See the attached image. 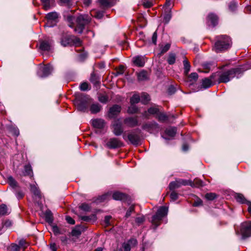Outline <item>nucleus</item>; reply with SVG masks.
Masks as SVG:
<instances>
[{"instance_id":"dca6fc26","label":"nucleus","mask_w":251,"mask_h":251,"mask_svg":"<svg viewBox=\"0 0 251 251\" xmlns=\"http://www.w3.org/2000/svg\"><path fill=\"white\" fill-rule=\"evenodd\" d=\"M124 124L127 126L132 127L138 125V120L136 117H128L124 119Z\"/></svg>"},{"instance_id":"1a4fd4ad","label":"nucleus","mask_w":251,"mask_h":251,"mask_svg":"<svg viewBox=\"0 0 251 251\" xmlns=\"http://www.w3.org/2000/svg\"><path fill=\"white\" fill-rule=\"evenodd\" d=\"M142 128L150 133L158 132L159 129L158 125L155 122H150L144 124Z\"/></svg>"},{"instance_id":"f3484780","label":"nucleus","mask_w":251,"mask_h":251,"mask_svg":"<svg viewBox=\"0 0 251 251\" xmlns=\"http://www.w3.org/2000/svg\"><path fill=\"white\" fill-rule=\"evenodd\" d=\"M217 82V78L214 77L212 78L211 76L210 78H205L202 80V86L203 88L206 89L211 87L214 82Z\"/></svg>"},{"instance_id":"c9c22d12","label":"nucleus","mask_w":251,"mask_h":251,"mask_svg":"<svg viewBox=\"0 0 251 251\" xmlns=\"http://www.w3.org/2000/svg\"><path fill=\"white\" fill-rule=\"evenodd\" d=\"M166 134L170 137H174L176 133V128L175 127H171L165 130Z\"/></svg>"},{"instance_id":"6ab92c4d","label":"nucleus","mask_w":251,"mask_h":251,"mask_svg":"<svg viewBox=\"0 0 251 251\" xmlns=\"http://www.w3.org/2000/svg\"><path fill=\"white\" fill-rule=\"evenodd\" d=\"M91 123L94 127L99 129L102 128L105 125L104 121L101 119H95L92 120Z\"/></svg>"},{"instance_id":"2f4dec72","label":"nucleus","mask_w":251,"mask_h":251,"mask_svg":"<svg viewBox=\"0 0 251 251\" xmlns=\"http://www.w3.org/2000/svg\"><path fill=\"white\" fill-rule=\"evenodd\" d=\"M30 191L35 196L40 198V192L35 185H30Z\"/></svg>"},{"instance_id":"2eb2a0df","label":"nucleus","mask_w":251,"mask_h":251,"mask_svg":"<svg viewBox=\"0 0 251 251\" xmlns=\"http://www.w3.org/2000/svg\"><path fill=\"white\" fill-rule=\"evenodd\" d=\"M206 21L209 25L214 26L218 24V17L215 14L210 13L208 15Z\"/></svg>"},{"instance_id":"338daca9","label":"nucleus","mask_w":251,"mask_h":251,"mask_svg":"<svg viewBox=\"0 0 251 251\" xmlns=\"http://www.w3.org/2000/svg\"><path fill=\"white\" fill-rule=\"evenodd\" d=\"M90 80L94 83H96L97 82V77L94 73L91 74Z\"/></svg>"},{"instance_id":"69168bd1","label":"nucleus","mask_w":251,"mask_h":251,"mask_svg":"<svg viewBox=\"0 0 251 251\" xmlns=\"http://www.w3.org/2000/svg\"><path fill=\"white\" fill-rule=\"evenodd\" d=\"M144 221L145 218L143 216L137 217L135 219L136 222L138 224L142 223Z\"/></svg>"},{"instance_id":"39448f33","label":"nucleus","mask_w":251,"mask_h":251,"mask_svg":"<svg viewBox=\"0 0 251 251\" xmlns=\"http://www.w3.org/2000/svg\"><path fill=\"white\" fill-rule=\"evenodd\" d=\"M123 138L126 142H129L132 145H137L140 142V136L135 131H131L127 134H123Z\"/></svg>"},{"instance_id":"8fccbe9b","label":"nucleus","mask_w":251,"mask_h":251,"mask_svg":"<svg viewBox=\"0 0 251 251\" xmlns=\"http://www.w3.org/2000/svg\"><path fill=\"white\" fill-rule=\"evenodd\" d=\"M134 212V205H131L126 214L125 217L127 218L130 216L131 214Z\"/></svg>"},{"instance_id":"bf43d9fd","label":"nucleus","mask_w":251,"mask_h":251,"mask_svg":"<svg viewBox=\"0 0 251 251\" xmlns=\"http://www.w3.org/2000/svg\"><path fill=\"white\" fill-rule=\"evenodd\" d=\"M9 249L10 251H19L20 247L16 244H12Z\"/></svg>"},{"instance_id":"79ce46f5","label":"nucleus","mask_w":251,"mask_h":251,"mask_svg":"<svg viewBox=\"0 0 251 251\" xmlns=\"http://www.w3.org/2000/svg\"><path fill=\"white\" fill-rule=\"evenodd\" d=\"M176 55L174 53H170L167 59L168 63L170 65L174 64L176 62Z\"/></svg>"},{"instance_id":"393cba45","label":"nucleus","mask_w":251,"mask_h":251,"mask_svg":"<svg viewBox=\"0 0 251 251\" xmlns=\"http://www.w3.org/2000/svg\"><path fill=\"white\" fill-rule=\"evenodd\" d=\"M51 43L49 41H44L41 43L40 48L42 50L49 51L51 48Z\"/></svg>"},{"instance_id":"c756f323","label":"nucleus","mask_w":251,"mask_h":251,"mask_svg":"<svg viewBox=\"0 0 251 251\" xmlns=\"http://www.w3.org/2000/svg\"><path fill=\"white\" fill-rule=\"evenodd\" d=\"M212 66V64L210 63H203L202 65V70H200V69L199 71L201 72H203L204 73H208L210 70L211 69V67Z\"/></svg>"},{"instance_id":"37998d69","label":"nucleus","mask_w":251,"mask_h":251,"mask_svg":"<svg viewBox=\"0 0 251 251\" xmlns=\"http://www.w3.org/2000/svg\"><path fill=\"white\" fill-rule=\"evenodd\" d=\"M98 99L100 102L105 103L108 101L109 99L106 94H101L99 95Z\"/></svg>"},{"instance_id":"b1692460","label":"nucleus","mask_w":251,"mask_h":251,"mask_svg":"<svg viewBox=\"0 0 251 251\" xmlns=\"http://www.w3.org/2000/svg\"><path fill=\"white\" fill-rule=\"evenodd\" d=\"M73 36H64L61 41V45L64 47L67 46H72V43L73 42L72 40Z\"/></svg>"},{"instance_id":"5fc2aeb1","label":"nucleus","mask_w":251,"mask_h":251,"mask_svg":"<svg viewBox=\"0 0 251 251\" xmlns=\"http://www.w3.org/2000/svg\"><path fill=\"white\" fill-rule=\"evenodd\" d=\"M137 243V240L135 239H131L128 241L127 243L125 244H129V247L131 248V246H135Z\"/></svg>"},{"instance_id":"f8f14e48","label":"nucleus","mask_w":251,"mask_h":251,"mask_svg":"<svg viewBox=\"0 0 251 251\" xmlns=\"http://www.w3.org/2000/svg\"><path fill=\"white\" fill-rule=\"evenodd\" d=\"M58 17V14L55 12H52L49 13L46 15V18L47 19V23L46 25L48 27H50L53 26L51 25L52 22H56V19Z\"/></svg>"},{"instance_id":"e433bc0d","label":"nucleus","mask_w":251,"mask_h":251,"mask_svg":"<svg viewBox=\"0 0 251 251\" xmlns=\"http://www.w3.org/2000/svg\"><path fill=\"white\" fill-rule=\"evenodd\" d=\"M141 102L143 104H147L150 100V98L149 95L145 93H142L141 95Z\"/></svg>"},{"instance_id":"4be33fe9","label":"nucleus","mask_w":251,"mask_h":251,"mask_svg":"<svg viewBox=\"0 0 251 251\" xmlns=\"http://www.w3.org/2000/svg\"><path fill=\"white\" fill-rule=\"evenodd\" d=\"M101 106L98 103H93L90 106V111L92 114H97L100 111Z\"/></svg>"},{"instance_id":"c85d7f7f","label":"nucleus","mask_w":251,"mask_h":251,"mask_svg":"<svg viewBox=\"0 0 251 251\" xmlns=\"http://www.w3.org/2000/svg\"><path fill=\"white\" fill-rule=\"evenodd\" d=\"M126 195L124 193L119 192H116L113 193L112 198L115 200H122L126 198Z\"/></svg>"},{"instance_id":"4468645a","label":"nucleus","mask_w":251,"mask_h":251,"mask_svg":"<svg viewBox=\"0 0 251 251\" xmlns=\"http://www.w3.org/2000/svg\"><path fill=\"white\" fill-rule=\"evenodd\" d=\"M74 12V10H71L65 12L64 14V17L68 22L69 25L70 27H73L74 25V21H75V16L73 15Z\"/></svg>"},{"instance_id":"49530a36","label":"nucleus","mask_w":251,"mask_h":251,"mask_svg":"<svg viewBox=\"0 0 251 251\" xmlns=\"http://www.w3.org/2000/svg\"><path fill=\"white\" fill-rule=\"evenodd\" d=\"M128 112L129 113L133 114L137 113L138 111V108L134 104H131V105L128 107Z\"/></svg>"},{"instance_id":"4c0bfd02","label":"nucleus","mask_w":251,"mask_h":251,"mask_svg":"<svg viewBox=\"0 0 251 251\" xmlns=\"http://www.w3.org/2000/svg\"><path fill=\"white\" fill-rule=\"evenodd\" d=\"M91 15L96 18L101 19L103 16V13L100 11L93 10L91 12Z\"/></svg>"},{"instance_id":"774afa93","label":"nucleus","mask_w":251,"mask_h":251,"mask_svg":"<svg viewBox=\"0 0 251 251\" xmlns=\"http://www.w3.org/2000/svg\"><path fill=\"white\" fill-rule=\"evenodd\" d=\"M66 220L69 224L74 225L75 223V220L70 216H66Z\"/></svg>"},{"instance_id":"ea45409f","label":"nucleus","mask_w":251,"mask_h":251,"mask_svg":"<svg viewBox=\"0 0 251 251\" xmlns=\"http://www.w3.org/2000/svg\"><path fill=\"white\" fill-rule=\"evenodd\" d=\"M140 100V96L137 94L134 95L130 99V103L131 104H136L139 102Z\"/></svg>"},{"instance_id":"412c9836","label":"nucleus","mask_w":251,"mask_h":251,"mask_svg":"<svg viewBox=\"0 0 251 251\" xmlns=\"http://www.w3.org/2000/svg\"><path fill=\"white\" fill-rule=\"evenodd\" d=\"M187 185H190L193 187H200L203 185L202 181L199 179H195L193 181L187 180Z\"/></svg>"},{"instance_id":"cd10ccee","label":"nucleus","mask_w":251,"mask_h":251,"mask_svg":"<svg viewBox=\"0 0 251 251\" xmlns=\"http://www.w3.org/2000/svg\"><path fill=\"white\" fill-rule=\"evenodd\" d=\"M80 219L85 222L93 223L96 220V217L95 215H92L89 216H81Z\"/></svg>"},{"instance_id":"a18cd8bd","label":"nucleus","mask_w":251,"mask_h":251,"mask_svg":"<svg viewBox=\"0 0 251 251\" xmlns=\"http://www.w3.org/2000/svg\"><path fill=\"white\" fill-rule=\"evenodd\" d=\"M32 174L31 167L30 165H25V166L24 174L25 176H30Z\"/></svg>"},{"instance_id":"de8ad7c7","label":"nucleus","mask_w":251,"mask_h":251,"mask_svg":"<svg viewBox=\"0 0 251 251\" xmlns=\"http://www.w3.org/2000/svg\"><path fill=\"white\" fill-rule=\"evenodd\" d=\"M72 40L73 42L72 43V46L74 45L75 46H79L81 44V42L80 40L75 36L72 37Z\"/></svg>"},{"instance_id":"f257e3e1","label":"nucleus","mask_w":251,"mask_h":251,"mask_svg":"<svg viewBox=\"0 0 251 251\" xmlns=\"http://www.w3.org/2000/svg\"><path fill=\"white\" fill-rule=\"evenodd\" d=\"M241 72L239 68L232 69L226 71H220L216 72L211 75V77H214L217 78V81L218 83H226L229 81L232 78H234L236 74H239Z\"/></svg>"},{"instance_id":"3c124183","label":"nucleus","mask_w":251,"mask_h":251,"mask_svg":"<svg viewBox=\"0 0 251 251\" xmlns=\"http://www.w3.org/2000/svg\"><path fill=\"white\" fill-rule=\"evenodd\" d=\"M205 197L208 200L212 201L216 198V195L213 193H207L205 194Z\"/></svg>"},{"instance_id":"0e129e2a","label":"nucleus","mask_w":251,"mask_h":251,"mask_svg":"<svg viewBox=\"0 0 251 251\" xmlns=\"http://www.w3.org/2000/svg\"><path fill=\"white\" fill-rule=\"evenodd\" d=\"M170 48V45L169 44H167L166 45H165L163 48L162 49V50H161V53H164L165 52H166V51H167Z\"/></svg>"},{"instance_id":"58836bf2","label":"nucleus","mask_w":251,"mask_h":251,"mask_svg":"<svg viewBox=\"0 0 251 251\" xmlns=\"http://www.w3.org/2000/svg\"><path fill=\"white\" fill-rule=\"evenodd\" d=\"M235 198L238 202L244 203L246 202V200L244 196L241 194H236Z\"/></svg>"},{"instance_id":"aec40b11","label":"nucleus","mask_w":251,"mask_h":251,"mask_svg":"<svg viewBox=\"0 0 251 251\" xmlns=\"http://www.w3.org/2000/svg\"><path fill=\"white\" fill-rule=\"evenodd\" d=\"M77 109L80 111H85L87 108V102L82 100H77L75 103Z\"/></svg>"},{"instance_id":"e2e57ef3","label":"nucleus","mask_w":251,"mask_h":251,"mask_svg":"<svg viewBox=\"0 0 251 251\" xmlns=\"http://www.w3.org/2000/svg\"><path fill=\"white\" fill-rule=\"evenodd\" d=\"M111 219V217L110 216H106L104 218V223L105 226H108L110 225V220Z\"/></svg>"},{"instance_id":"052dcab7","label":"nucleus","mask_w":251,"mask_h":251,"mask_svg":"<svg viewBox=\"0 0 251 251\" xmlns=\"http://www.w3.org/2000/svg\"><path fill=\"white\" fill-rule=\"evenodd\" d=\"M16 197L18 199H21L24 196V193L21 190H19L15 193Z\"/></svg>"},{"instance_id":"9b49d317","label":"nucleus","mask_w":251,"mask_h":251,"mask_svg":"<svg viewBox=\"0 0 251 251\" xmlns=\"http://www.w3.org/2000/svg\"><path fill=\"white\" fill-rule=\"evenodd\" d=\"M52 67L50 65H47L40 68L38 75L40 77H46L49 75L52 71Z\"/></svg>"},{"instance_id":"bb28decb","label":"nucleus","mask_w":251,"mask_h":251,"mask_svg":"<svg viewBox=\"0 0 251 251\" xmlns=\"http://www.w3.org/2000/svg\"><path fill=\"white\" fill-rule=\"evenodd\" d=\"M198 78V75L196 73H192L188 75L187 81L190 82V84L196 82Z\"/></svg>"},{"instance_id":"a878e982","label":"nucleus","mask_w":251,"mask_h":251,"mask_svg":"<svg viewBox=\"0 0 251 251\" xmlns=\"http://www.w3.org/2000/svg\"><path fill=\"white\" fill-rule=\"evenodd\" d=\"M101 5L103 7H109L115 3V0H99Z\"/></svg>"},{"instance_id":"5701e85b","label":"nucleus","mask_w":251,"mask_h":251,"mask_svg":"<svg viewBox=\"0 0 251 251\" xmlns=\"http://www.w3.org/2000/svg\"><path fill=\"white\" fill-rule=\"evenodd\" d=\"M44 9L48 10L54 5V0H41Z\"/></svg>"},{"instance_id":"13d9d810","label":"nucleus","mask_w":251,"mask_h":251,"mask_svg":"<svg viewBox=\"0 0 251 251\" xmlns=\"http://www.w3.org/2000/svg\"><path fill=\"white\" fill-rule=\"evenodd\" d=\"M170 198L172 201H176L178 198L177 193L175 191H173L170 194Z\"/></svg>"},{"instance_id":"7ed1b4c3","label":"nucleus","mask_w":251,"mask_h":251,"mask_svg":"<svg viewBox=\"0 0 251 251\" xmlns=\"http://www.w3.org/2000/svg\"><path fill=\"white\" fill-rule=\"evenodd\" d=\"M168 212V207L165 206H161L158 209L156 214L153 216L151 220V223L155 227H157L160 225L161 221L167 216Z\"/></svg>"},{"instance_id":"0eeeda50","label":"nucleus","mask_w":251,"mask_h":251,"mask_svg":"<svg viewBox=\"0 0 251 251\" xmlns=\"http://www.w3.org/2000/svg\"><path fill=\"white\" fill-rule=\"evenodd\" d=\"M240 233L243 238L251 236V221L244 222L241 225Z\"/></svg>"},{"instance_id":"a19ab883","label":"nucleus","mask_w":251,"mask_h":251,"mask_svg":"<svg viewBox=\"0 0 251 251\" xmlns=\"http://www.w3.org/2000/svg\"><path fill=\"white\" fill-rule=\"evenodd\" d=\"M79 208L84 211H89L91 209V206L87 203H82L79 206Z\"/></svg>"},{"instance_id":"7c9ffc66","label":"nucleus","mask_w":251,"mask_h":251,"mask_svg":"<svg viewBox=\"0 0 251 251\" xmlns=\"http://www.w3.org/2000/svg\"><path fill=\"white\" fill-rule=\"evenodd\" d=\"M184 66V73L185 75H188V73L190 70L191 66L187 59H184L183 61Z\"/></svg>"},{"instance_id":"f03ea898","label":"nucleus","mask_w":251,"mask_h":251,"mask_svg":"<svg viewBox=\"0 0 251 251\" xmlns=\"http://www.w3.org/2000/svg\"><path fill=\"white\" fill-rule=\"evenodd\" d=\"M231 46L230 38L226 35H221L217 37L213 50L216 52L225 51L230 48Z\"/></svg>"},{"instance_id":"20e7f679","label":"nucleus","mask_w":251,"mask_h":251,"mask_svg":"<svg viewBox=\"0 0 251 251\" xmlns=\"http://www.w3.org/2000/svg\"><path fill=\"white\" fill-rule=\"evenodd\" d=\"M90 21V17L87 15H80L76 18V26L75 29V32L81 33L84 26Z\"/></svg>"},{"instance_id":"09e8293b","label":"nucleus","mask_w":251,"mask_h":251,"mask_svg":"<svg viewBox=\"0 0 251 251\" xmlns=\"http://www.w3.org/2000/svg\"><path fill=\"white\" fill-rule=\"evenodd\" d=\"M148 112L150 114H152V115H153V114H157H157L159 112V110L156 107H151L150 108L148 109Z\"/></svg>"},{"instance_id":"9d476101","label":"nucleus","mask_w":251,"mask_h":251,"mask_svg":"<svg viewBox=\"0 0 251 251\" xmlns=\"http://www.w3.org/2000/svg\"><path fill=\"white\" fill-rule=\"evenodd\" d=\"M187 183V180L183 179H176L175 181L171 182L169 184V189L170 190H173L175 189L178 188L181 186H186Z\"/></svg>"},{"instance_id":"864d4df0","label":"nucleus","mask_w":251,"mask_h":251,"mask_svg":"<svg viewBox=\"0 0 251 251\" xmlns=\"http://www.w3.org/2000/svg\"><path fill=\"white\" fill-rule=\"evenodd\" d=\"M171 14L170 12H169L168 13L166 14L164 17V22L165 24L168 23L171 18Z\"/></svg>"},{"instance_id":"ddd939ff","label":"nucleus","mask_w":251,"mask_h":251,"mask_svg":"<svg viewBox=\"0 0 251 251\" xmlns=\"http://www.w3.org/2000/svg\"><path fill=\"white\" fill-rule=\"evenodd\" d=\"M121 107L117 104L114 105L109 110L108 116L110 118H115L121 111Z\"/></svg>"},{"instance_id":"c03bdc74","label":"nucleus","mask_w":251,"mask_h":251,"mask_svg":"<svg viewBox=\"0 0 251 251\" xmlns=\"http://www.w3.org/2000/svg\"><path fill=\"white\" fill-rule=\"evenodd\" d=\"M147 78V72L145 71L140 72L138 74V78L140 80H143Z\"/></svg>"},{"instance_id":"423d86ee","label":"nucleus","mask_w":251,"mask_h":251,"mask_svg":"<svg viewBox=\"0 0 251 251\" xmlns=\"http://www.w3.org/2000/svg\"><path fill=\"white\" fill-rule=\"evenodd\" d=\"M111 126L112 131L115 135L120 136L124 133V127L120 119L114 120Z\"/></svg>"},{"instance_id":"680f3d73","label":"nucleus","mask_w":251,"mask_h":251,"mask_svg":"<svg viewBox=\"0 0 251 251\" xmlns=\"http://www.w3.org/2000/svg\"><path fill=\"white\" fill-rule=\"evenodd\" d=\"M237 7V4L234 2H232L229 5V9L230 11H233L235 10Z\"/></svg>"},{"instance_id":"6e6d98bb","label":"nucleus","mask_w":251,"mask_h":251,"mask_svg":"<svg viewBox=\"0 0 251 251\" xmlns=\"http://www.w3.org/2000/svg\"><path fill=\"white\" fill-rule=\"evenodd\" d=\"M89 85L87 82H83L80 85V89L81 91H86L88 89Z\"/></svg>"},{"instance_id":"603ef678","label":"nucleus","mask_w":251,"mask_h":251,"mask_svg":"<svg viewBox=\"0 0 251 251\" xmlns=\"http://www.w3.org/2000/svg\"><path fill=\"white\" fill-rule=\"evenodd\" d=\"M124 72H125L124 66H120L117 69L116 75L117 76L118 75H122L124 74Z\"/></svg>"},{"instance_id":"f704fd0d","label":"nucleus","mask_w":251,"mask_h":251,"mask_svg":"<svg viewBox=\"0 0 251 251\" xmlns=\"http://www.w3.org/2000/svg\"><path fill=\"white\" fill-rule=\"evenodd\" d=\"M7 182L12 187L14 188H16L18 186L17 182L11 176H8Z\"/></svg>"},{"instance_id":"a211bd4d","label":"nucleus","mask_w":251,"mask_h":251,"mask_svg":"<svg viewBox=\"0 0 251 251\" xmlns=\"http://www.w3.org/2000/svg\"><path fill=\"white\" fill-rule=\"evenodd\" d=\"M133 62L138 67H143L146 62L145 58L142 56H136L133 58Z\"/></svg>"},{"instance_id":"4d7b16f0","label":"nucleus","mask_w":251,"mask_h":251,"mask_svg":"<svg viewBox=\"0 0 251 251\" xmlns=\"http://www.w3.org/2000/svg\"><path fill=\"white\" fill-rule=\"evenodd\" d=\"M81 234V231L76 228L74 229L72 231V235L74 236H78Z\"/></svg>"},{"instance_id":"473e14b6","label":"nucleus","mask_w":251,"mask_h":251,"mask_svg":"<svg viewBox=\"0 0 251 251\" xmlns=\"http://www.w3.org/2000/svg\"><path fill=\"white\" fill-rule=\"evenodd\" d=\"M10 212L9 211V210L5 204H2L0 205V215H4L8 214Z\"/></svg>"},{"instance_id":"72a5a7b5","label":"nucleus","mask_w":251,"mask_h":251,"mask_svg":"<svg viewBox=\"0 0 251 251\" xmlns=\"http://www.w3.org/2000/svg\"><path fill=\"white\" fill-rule=\"evenodd\" d=\"M157 117L159 121L165 122L168 119V116L164 113L158 112Z\"/></svg>"},{"instance_id":"6e6552de","label":"nucleus","mask_w":251,"mask_h":251,"mask_svg":"<svg viewBox=\"0 0 251 251\" xmlns=\"http://www.w3.org/2000/svg\"><path fill=\"white\" fill-rule=\"evenodd\" d=\"M123 146V143L116 138H110L106 143V146L109 149L119 148Z\"/></svg>"}]
</instances>
